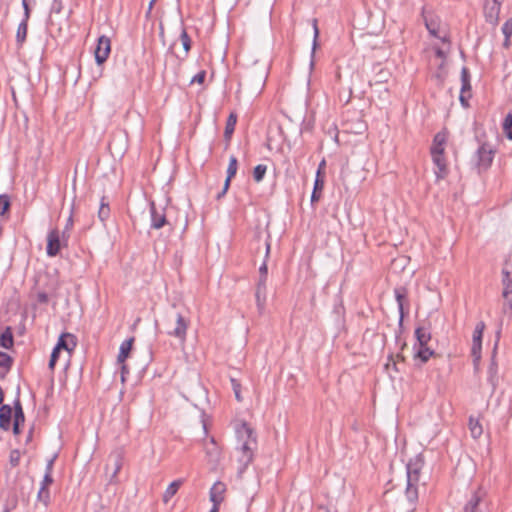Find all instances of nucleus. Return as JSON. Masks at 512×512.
<instances>
[{"mask_svg":"<svg viewBox=\"0 0 512 512\" xmlns=\"http://www.w3.org/2000/svg\"><path fill=\"white\" fill-rule=\"evenodd\" d=\"M502 297L504 299V309L506 306L511 310L512 309V277L511 273L507 269H502Z\"/></svg>","mask_w":512,"mask_h":512,"instance_id":"obj_14","label":"nucleus"},{"mask_svg":"<svg viewBox=\"0 0 512 512\" xmlns=\"http://www.w3.org/2000/svg\"><path fill=\"white\" fill-rule=\"evenodd\" d=\"M376 68L378 70L375 72L373 79L370 81V84H384L389 81V78L391 76V73L388 69H385L378 65Z\"/></svg>","mask_w":512,"mask_h":512,"instance_id":"obj_35","label":"nucleus"},{"mask_svg":"<svg viewBox=\"0 0 512 512\" xmlns=\"http://www.w3.org/2000/svg\"><path fill=\"white\" fill-rule=\"evenodd\" d=\"M11 207V200L9 195L0 194V216L6 215Z\"/></svg>","mask_w":512,"mask_h":512,"instance_id":"obj_42","label":"nucleus"},{"mask_svg":"<svg viewBox=\"0 0 512 512\" xmlns=\"http://www.w3.org/2000/svg\"><path fill=\"white\" fill-rule=\"evenodd\" d=\"M30 1L31 0H22V7H23V9L31 8L30 7ZM32 1L35 2V0H32Z\"/></svg>","mask_w":512,"mask_h":512,"instance_id":"obj_63","label":"nucleus"},{"mask_svg":"<svg viewBox=\"0 0 512 512\" xmlns=\"http://www.w3.org/2000/svg\"><path fill=\"white\" fill-rule=\"evenodd\" d=\"M432 161L436 167L434 170L436 180H442L448 175L447 161L444 153L431 154Z\"/></svg>","mask_w":512,"mask_h":512,"instance_id":"obj_16","label":"nucleus"},{"mask_svg":"<svg viewBox=\"0 0 512 512\" xmlns=\"http://www.w3.org/2000/svg\"><path fill=\"white\" fill-rule=\"evenodd\" d=\"M484 328H485L484 322H480L475 327V330L473 333L472 354L477 359L480 358L482 335H483Z\"/></svg>","mask_w":512,"mask_h":512,"instance_id":"obj_24","label":"nucleus"},{"mask_svg":"<svg viewBox=\"0 0 512 512\" xmlns=\"http://www.w3.org/2000/svg\"><path fill=\"white\" fill-rule=\"evenodd\" d=\"M168 326L164 328V332L168 335L175 336L181 341L185 340L187 331V322H167Z\"/></svg>","mask_w":512,"mask_h":512,"instance_id":"obj_19","label":"nucleus"},{"mask_svg":"<svg viewBox=\"0 0 512 512\" xmlns=\"http://www.w3.org/2000/svg\"><path fill=\"white\" fill-rule=\"evenodd\" d=\"M205 78H206V71L201 70L191 79L190 84H193V83L203 84L205 81Z\"/></svg>","mask_w":512,"mask_h":512,"instance_id":"obj_55","label":"nucleus"},{"mask_svg":"<svg viewBox=\"0 0 512 512\" xmlns=\"http://www.w3.org/2000/svg\"><path fill=\"white\" fill-rule=\"evenodd\" d=\"M448 133L446 130H442L434 135L432 146L430 148V154H442L445 151V145L447 143Z\"/></svg>","mask_w":512,"mask_h":512,"instance_id":"obj_21","label":"nucleus"},{"mask_svg":"<svg viewBox=\"0 0 512 512\" xmlns=\"http://www.w3.org/2000/svg\"><path fill=\"white\" fill-rule=\"evenodd\" d=\"M326 165V162L325 160L323 159L320 163H319V166H318V169L317 171H320V176H325V173L323 171L324 167Z\"/></svg>","mask_w":512,"mask_h":512,"instance_id":"obj_59","label":"nucleus"},{"mask_svg":"<svg viewBox=\"0 0 512 512\" xmlns=\"http://www.w3.org/2000/svg\"><path fill=\"white\" fill-rule=\"evenodd\" d=\"M68 241H63L60 231L57 228L51 229L47 234L46 254L55 257L60 253L61 248L67 247Z\"/></svg>","mask_w":512,"mask_h":512,"instance_id":"obj_8","label":"nucleus"},{"mask_svg":"<svg viewBox=\"0 0 512 512\" xmlns=\"http://www.w3.org/2000/svg\"><path fill=\"white\" fill-rule=\"evenodd\" d=\"M134 340V337H130L122 342L120 345L119 354L117 356L118 363H124L126 361L132 349Z\"/></svg>","mask_w":512,"mask_h":512,"instance_id":"obj_30","label":"nucleus"},{"mask_svg":"<svg viewBox=\"0 0 512 512\" xmlns=\"http://www.w3.org/2000/svg\"><path fill=\"white\" fill-rule=\"evenodd\" d=\"M20 457H21V453L19 450L15 449V450H12L10 452V456H9V463L12 467H16L19 465L20 463Z\"/></svg>","mask_w":512,"mask_h":512,"instance_id":"obj_50","label":"nucleus"},{"mask_svg":"<svg viewBox=\"0 0 512 512\" xmlns=\"http://www.w3.org/2000/svg\"><path fill=\"white\" fill-rule=\"evenodd\" d=\"M60 349L55 346L52 350V353H51V356H50V360H49V363H48V367L50 370H54L55 366H56V363L59 359V355H60Z\"/></svg>","mask_w":512,"mask_h":512,"instance_id":"obj_49","label":"nucleus"},{"mask_svg":"<svg viewBox=\"0 0 512 512\" xmlns=\"http://www.w3.org/2000/svg\"><path fill=\"white\" fill-rule=\"evenodd\" d=\"M265 247H266V251H265V257H264V261L263 263L261 264V266L259 267V277H263V278H268V266H267V260L269 258V255H270V249H271V244H270V241L267 240L265 242Z\"/></svg>","mask_w":512,"mask_h":512,"instance_id":"obj_39","label":"nucleus"},{"mask_svg":"<svg viewBox=\"0 0 512 512\" xmlns=\"http://www.w3.org/2000/svg\"><path fill=\"white\" fill-rule=\"evenodd\" d=\"M231 180H232V178L226 176L224 186H223L224 192L228 191L230 184H231Z\"/></svg>","mask_w":512,"mask_h":512,"instance_id":"obj_60","label":"nucleus"},{"mask_svg":"<svg viewBox=\"0 0 512 512\" xmlns=\"http://www.w3.org/2000/svg\"><path fill=\"white\" fill-rule=\"evenodd\" d=\"M487 380L491 384L492 393H494L497 388V385H498V367H497V363L495 362L494 358H492L491 363L488 368Z\"/></svg>","mask_w":512,"mask_h":512,"instance_id":"obj_32","label":"nucleus"},{"mask_svg":"<svg viewBox=\"0 0 512 512\" xmlns=\"http://www.w3.org/2000/svg\"><path fill=\"white\" fill-rule=\"evenodd\" d=\"M111 214L110 203L107 196L103 195L100 199V206L98 210V218L102 223H105Z\"/></svg>","mask_w":512,"mask_h":512,"instance_id":"obj_29","label":"nucleus"},{"mask_svg":"<svg viewBox=\"0 0 512 512\" xmlns=\"http://www.w3.org/2000/svg\"><path fill=\"white\" fill-rule=\"evenodd\" d=\"M236 436L239 442L243 443L244 441H248L250 438L257 440L256 433L253 428L249 426V424L245 421L237 424L235 428Z\"/></svg>","mask_w":512,"mask_h":512,"instance_id":"obj_20","label":"nucleus"},{"mask_svg":"<svg viewBox=\"0 0 512 512\" xmlns=\"http://www.w3.org/2000/svg\"><path fill=\"white\" fill-rule=\"evenodd\" d=\"M14 345V338L11 327L6 329L0 335V346L4 349H11Z\"/></svg>","mask_w":512,"mask_h":512,"instance_id":"obj_37","label":"nucleus"},{"mask_svg":"<svg viewBox=\"0 0 512 512\" xmlns=\"http://www.w3.org/2000/svg\"><path fill=\"white\" fill-rule=\"evenodd\" d=\"M502 33L504 36L511 37L512 36V17L505 21L502 26Z\"/></svg>","mask_w":512,"mask_h":512,"instance_id":"obj_54","label":"nucleus"},{"mask_svg":"<svg viewBox=\"0 0 512 512\" xmlns=\"http://www.w3.org/2000/svg\"><path fill=\"white\" fill-rule=\"evenodd\" d=\"M510 38H511V37H507V36H505V39H504V42H503V46H504L505 48H508V47L510 46Z\"/></svg>","mask_w":512,"mask_h":512,"instance_id":"obj_64","label":"nucleus"},{"mask_svg":"<svg viewBox=\"0 0 512 512\" xmlns=\"http://www.w3.org/2000/svg\"><path fill=\"white\" fill-rule=\"evenodd\" d=\"M237 123V114L231 112L227 118L225 130H224V138L229 143L231 140L232 134L234 133L235 126Z\"/></svg>","mask_w":512,"mask_h":512,"instance_id":"obj_34","label":"nucleus"},{"mask_svg":"<svg viewBox=\"0 0 512 512\" xmlns=\"http://www.w3.org/2000/svg\"><path fill=\"white\" fill-rule=\"evenodd\" d=\"M231 385H232L236 400L238 402H241L242 401L241 384L236 379L232 378Z\"/></svg>","mask_w":512,"mask_h":512,"instance_id":"obj_52","label":"nucleus"},{"mask_svg":"<svg viewBox=\"0 0 512 512\" xmlns=\"http://www.w3.org/2000/svg\"><path fill=\"white\" fill-rule=\"evenodd\" d=\"M500 0H485L483 6V13L487 23L497 25L501 10Z\"/></svg>","mask_w":512,"mask_h":512,"instance_id":"obj_13","label":"nucleus"},{"mask_svg":"<svg viewBox=\"0 0 512 512\" xmlns=\"http://www.w3.org/2000/svg\"><path fill=\"white\" fill-rule=\"evenodd\" d=\"M37 500L44 504L45 507H47L50 503V492L49 489L40 487L38 494H37Z\"/></svg>","mask_w":512,"mask_h":512,"instance_id":"obj_46","label":"nucleus"},{"mask_svg":"<svg viewBox=\"0 0 512 512\" xmlns=\"http://www.w3.org/2000/svg\"><path fill=\"white\" fill-rule=\"evenodd\" d=\"M183 484L182 479H177L170 483V485L166 488V490L163 493L162 500L165 504H167L170 499L177 493L181 485Z\"/></svg>","mask_w":512,"mask_h":512,"instance_id":"obj_36","label":"nucleus"},{"mask_svg":"<svg viewBox=\"0 0 512 512\" xmlns=\"http://www.w3.org/2000/svg\"><path fill=\"white\" fill-rule=\"evenodd\" d=\"M325 184V176H320V171L316 172V177L314 180L313 190L311 193V204L318 202L322 196V191L324 189Z\"/></svg>","mask_w":512,"mask_h":512,"instance_id":"obj_25","label":"nucleus"},{"mask_svg":"<svg viewBox=\"0 0 512 512\" xmlns=\"http://www.w3.org/2000/svg\"><path fill=\"white\" fill-rule=\"evenodd\" d=\"M435 54H436V56H437V57H439V58H445V53H444V51H443L442 49H440V48H437V49L435 50Z\"/></svg>","mask_w":512,"mask_h":512,"instance_id":"obj_62","label":"nucleus"},{"mask_svg":"<svg viewBox=\"0 0 512 512\" xmlns=\"http://www.w3.org/2000/svg\"><path fill=\"white\" fill-rule=\"evenodd\" d=\"M421 16L423 18L426 29L429 34L441 40L443 43H449L450 39L447 35H440V27H441V18L432 10L426 8V6L422 7Z\"/></svg>","mask_w":512,"mask_h":512,"instance_id":"obj_4","label":"nucleus"},{"mask_svg":"<svg viewBox=\"0 0 512 512\" xmlns=\"http://www.w3.org/2000/svg\"><path fill=\"white\" fill-rule=\"evenodd\" d=\"M469 430L474 439H478L483 433L482 425L473 417L469 418Z\"/></svg>","mask_w":512,"mask_h":512,"instance_id":"obj_40","label":"nucleus"},{"mask_svg":"<svg viewBox=\"0 0 512 512\" xmlns=\"http://www.w3.org/2000/svg\"><path fill=\"white\" fill-rule=\"evenodd\" d=\"M12 408L8 404H3L0 407V428L9 430L11 427Z\"/></svg>","mask_w":512,"mask_h":512,"instance_id":"obj_28","label":"nucleus"},{"mask_svg":"<svg viewBox=\"0 0 512 512\" xmlns=\"http://www.w3.org/2000/svg\"><path fill=\"white\" fill-rule=\"evenodd\" d=\"M20 426H21V424L13 423V433L15 435L20 434Z\"/></svg>","mask_w":512,"mask_h":512,"instance_id":"obj_61","label":"nucleus"},{"mask_svg":"<svg viewBox=\"0 0 512 512\" xmlns=\"http://www.w3.org/2000/svg\"><path fill=\"white\" fill-rule=\"evenodd\" d=\"M250 77H253V76H257V84L258 86H260V88H263L264 85H265V81H266V78H267V73L265 71H260L259 73H257L255 70H252L249 72V75Z\"/></svg>","mask_w":512,"mask_h":512,"instance_id":"obj_48","label":"nucleus"},{"mask_svg":"<svg viewBox=\"0 0 512 512\" xmlns=\"http://www.w3.org/2000/svg\"><path fill=\"white\" fill-rule=\"evenodd\" d=\"M312 26H313V30H314L312 52H314L316 47L318 46V37H319L318 21L316 18L312 19Z\"/></svg>","mask_w":512,"mask_h":512,"instance_id":"obj_51","label":"nucleus"},{"mask_svg":"<svg viewBox=\"0 0 512 512\" xmlns=\"http://www.w3.org/2000/svg\"><path fill=\"white\" fill-rule=\"evenodd\" d=\"M53 483V477L52 474L45 473L43 480L41 482L40 487L49 489V486Z\"/></svg>","mask_w":512,"mask_h":512,"instance_id":"obj_57","label":"nucleus"},{"mask_svg":"<svg viewBox=\"0 0 512 512\" xmlns=\"http://www.w3.org/2000/svg\"><path fill=\"white\" fill-rule=\"evenodd\" d=\"M62 10H63L62 0H53L51 8H50V13L60 14L62 12Z\"/></svg>","mask_w":512,"mask_h":512,"instance_id":"obj_53","label":"nucleus"},{"mask_svg":"<svg viewBox=\"0 0 512 512\" xmlns=\"http://www.w3.org/2000/svg\"><path fill=\"white\" fill-rule=\"evenodd\" d=\"M256 447L257 440L253 438H250L248 441H244L243 443H241L238 449V451L241 454L238 458V461L241 465L238 471L239 474H242L247 469L249 464L252 463L254 458V450L256 449Z\"/></svg>","mask_w":512,"mask_h":512,"instance_id":"obj_6","label":"nucleus"},{"mask_svg":"<svg viewBox=\"0 0 512 512\" xmlns=\"http://www.w3.org/2000/svg\"><path fill=\"white\" fill-rule=\"evenodd\" d=\"M423 464V459L420 455L416 456L414 459H410L406 464L407 486L405 495L411 503H414L418 499L417 486L419 483L420 472L423 468Z\"/></svg>","mask_w":512,"mask_h":512,"instance_id":"obj_2","label":"nucleus"},{"mask_svg":"<svg viewBox=\"0 0 512 512\" xmlns=\"http://www.w3.org/2000/svg\"><path fill=\"white\" fill-rule=\"evenodd\" d=\"M111 52V40L109 37L102 35L98 38L94 51L95 61L98 65H102L108 59Z\"/></svg>","mask_w":512,"mask_h":512,"instance_id":"obj_12","label":"nucleus"},{"mask_svg":"<svg viewBox=\"0 0 512 512\" xmlns=\"http://www.w3.org/2000/svg\"><path fill=\"white\" fill-rule=\"evenodd\" d=\"M394 295L399 310V320H404L409 316L410 311L408 289L404 286H398L394 289Z\"/></svg>","mask_w":512,"mask_h":512,"instance_id":"obj_10","label":"nucleus"},{"mask_svg":"<svg viewBox=\"0 0 512 512\" xmlns=\"http://www.w3.org/2000/svg\"><path fill=\"white\" fill-rule=\"evenodd\" d=\"M56 301L47 297L44 293H37L31 290L29 295V303L25 306L23 317L25 319L49 317V311L55 308Z\"/></svg>","mask_w":512,"mask_h":512,"instance_id":"obj_1","label":"nucleus"},{"mask_svg":"<svg viewBox=\"0 0 512 512\" xmlns=\"http://www.w3.org/2000/svg\"><path fill=\"white\" fill-rule=\"evenodd\" d=\"M484 495V492L482 490L475 491L467 504L464 507V512H482L479 509V505L482 501V497Z\"/></svg>","mask_w":512,"mask_h":512,"instance_id":"obj_27","label":"nucleus"},{"mask_svg":"<svg viewBox=\"0 0 512 512\" xmlns=\"http://www.w3.org/2000/svg\"><path fill=\"white\" fill-rule=\"evenodd\" d=\"M108 461H109V463L106 465V470L108 471L110 468V465L112 466L111 481H113L122 468V463H123L122 452H119V451L112 452L109 455Z\"/></svg>","mask_w":512,"mask_h":512,"instance_id":"obj_23","label":"nucleus"},{"mask_svg":"<svg viewBox=\"0 0 512 512\" xmlns=\"http://www.w3.org/2000/svg\"><path fill=\"white\" fill-rule=\"evenodd\" d=\"M267 278L259 277L256 284L255 298L258 309L261 311L265 307L267 298Z\"/></svg>","mask_w":512,"mask_h":512,"instance_id":"obj_18","label":"nucleus"},{"mask_svg":"<svg viewBox=\"0 0 512 512\" xmlns=\"http://www.w3.org/2000/svg\"><path fill=\"white\" fill-rule=\"evenodd\" d=\"M73 225H74V220H73V215L71 213L70 216L66 220V224H65L63 231L60 232V235L62 236L64 242L69 241Z\"/></svg>","mask_w":512,"mask_h":512,"instance_id":"obj_43","label":"nucleus"},{"mask_svg":"<svg viewBox=\"0 0 512 512\" xmlns=\"http://www.w3.org/2000/svg\"><path fill=\"white\" fill-rule=\"evenodd\" d=\"M334 312L336 314V318H340V317L344 316V306H343L342 301L340 299H338L335 302Z\"/></svg>","mask_w":512,"mask_h":512,"instance_id":"obj_56","label":"nucleus"},{"mask_svg":"<svg viewBox=\"0 0 512 512\" xmlns=\"http://www.w3.org/2000/svg\"><path fill=\"white\" fill-rule=\"evenodd\" d=\"M23 18L18 25L16 32V43L18 47H22L27 38L28 22L31 17V8L23 9Z\"/></svg>","mask_w":512,"mask_h":512,"instance_id":"obj_15","label":"nucleus"},{"mask_svg":"<svg viewBox=\"0 0 512 512\" xmlns=\"http://www.w3.org/2000/svg\"><path fill=\"white\" fill-rule=\"evenodd\" d=\"M503 130L506 137L512 140V114H508L503 123Z\"/></svg>","mask_w":512,"mask_h":512,"instance_id":"obj_47","label":"nucleus"},{"mask_svg":"<svg viewBox=\"0 0 512 512\" xmlns=\"http://www.w3.org/2000/svg\"><path fill=\"white\" fill-rule=\"evenodd\" d=\"M472 86H471V74L466 66L461 69V89L459 95V101L463 108L470 106L469 99L472 97Z\"/></svg>","mask_w":512,"mask_h":512,"instance_id":"obj_9","label":"nucleus"},{"mask_svg":"<svg viewBox=\"0 0 512 512\" xmlns=\"http://www.w3.org/2000/svg\"><path fill=\"white\" fill-rule=\"evenodd\" d=\"M415 337L417 340V344L414 345V349L416 346H424L428 345V342L431 340V330L429 326H419L415 329Z\"/></svg>","mask_w":512,"mask_h":512,"instance_id":"obj_26","label":"nucleus"},{"mask_svg":"<svg viewBox=\"0 0 512 512\" xmlns=\"http://www.w3.org/2000/svg\"><path fill=\"white\" fill-rule=\"evenodd\" d=\"M205 457L210 469L217 470L220 460L222 458L221 447L217 444L214 437H211L204 443Z\"/></svg>","mask_w":512,"mask_h":512,"instance_id":"obj_7","label":"nucleus"},{"mask_svg":"<svg viewBox=\"0 0 512 512\" xmlns=\"http://www.w3.org/2000/svg\"><path fill=\"white\" fill-rule=\"evenodd\" d=\"M238 169V160L236 156L231 155L229 158V164L227 167V177L233 178L235 177Z\"/></svg>","mask_w":512,"mask_h":512,"instance_id":"obj_44","label":"nucleus"},{"mask_svg":"<svg viewBox=\"0 0 512 512\" xmlns=\"http://www.w3.org/2000/svg\"><path fill=\"white\" fill-rule=\"evenodd\" d=\"M150 210V228L159 230L166 225H169V221L166 217L165 208H158L152 201L149 205Z\"/></svg>","mask_w":512,"mask_h":512,"instance_id":"obj_11","label":"nucleus"},{"mask_svg":"<svg viewBox=\"0 0 512 512\" xmlns=\"http://www.w3.org/2000/svg\"><path fill=\"white\" fill-rule=\"evenodd\" d=\"M55 346L70 354L77 346V337L71 333L64 332L59 336Z\"/></svg>","mask_w":512,"mask_h":512,"instance_id":"obj_17","label":"nucleus"},{"mask_svg":"<svg viewBox=\"0 0 512 512\" xmlns=\"http://www.w3.org/2000/svg\"><path fill=\"white\" fill-rule=\"evenodd\" d=\"M56 457H57V455L55 454L52 458H50L47 461L46 468H45V473L52 474L53 466H54V462H55Z\"/></svg>","mask_w":512,"mask_h":512,"instance_id":"obj_58","label":"nucleus"},{"mask_svg":"<svg viewBox=\"0 0 512 512\" xmlns=\"http://www.w3.org/2000/svg\"><path fill=\"white\" fill-rule=\"evenodd\" d=\"M179 39L182 43V46H183V49H184V57L180 58L181 60H184L188 57L189 55V52L191 50V47H192V40L184 26L183 23H181V33H180V36H179Z\"/></svg>","mask_w":512,"mask_h":512,"instance_id":"obj_31","label":"nucleus"},{"mask_svg":"<svg viewBox=\"0 0 512 512\" xmlns=\"http://www.w3.org/2000/svg\"><path fill=\"white\" fill-rule=\"evenodd\" d=\"M61 282L55 274L44 273L39 275L32 290L44 293L47 297L57 302L60 293Z\"/></svg>","mask_w":512,"mask_h":512,"instance_id":"obj_3","label":"nucleus"},{"mask_svg":"<svg viewBox=\"0 0 512 512\" xmlns=\"http://www.w3.org/2000/svg\"><path fill=\"white\" fill-rule=\"evenodd\" d=\"M24 422H25V415L23 412L22 404H21L19 397H17L14 401V423L23 425Z\"/></svg>","mask_w":512,"mask_h":512,"instance_id":"obj_38","label":"nucleus"},{"mask_svg":"<svg viewBox=\"0 0 512 512\" xmlns=\"http://www.w3.org/2000/svg\"><path fill=\"white\" fill-rule=\"evenodd\" d=\"M495 150L486 142L482 143L474 155L475 166L479 173L486 171L492 164Z\"/></svg>","mask_w":512,"mask_h":512,"instance_id":"obj_5","label":"nucleus"},{"mask_svg":"<svg viewBox=\"0 0 512 512\" xmlns=\"http://www.w3.org/2000/svg\"><path fill=\"white\" fill-rule=\"evenodd\" d=\"M434 350L429 348L427 345L419 346L414 354V359L419 360L421 364L426 363L433 355Z\"/></svg>","mask_w":512,"mask_h":512,"instance_id":"obj_33","label":"nucleus"},{"mask_svg":"<svg viewBox=\"0 0 512 512\" xmlns=\"http://www.w3.org/2000/svg\"><path fill=\"white\" fill-rule=\"evenodd\" d=\"M267 172V166L264 164H258L253 169V179L255 182H261Z\"/></svg>","mask_w":512,"mask_h":512,"instance_id":"obj_41","label":"nucleus"},{"mask_svg":"<svg viewBox=\"0 0 512 512\" xmlns=\"http://www.w3.org/2000/svg\"><path fill=\"white\" fill-rule=\"evenodd\" d=\"M13 364V359L7 353L0 351V368H4L8 372Z\"/></svg>","mask_w":512,"mask_h":512,"instance_id":"obj_45","label":"nucleus"},{"mask_svg":"<svg viewBox=\"0 0 512 512\" xmlns=\"http://www.w3.org/2000/svg\"><path fill=\"white\" fill-rule=\"evenodd\" d=\"M225 492H226V485L221 481L215 482L209 492L210 501L213 504H215V506H220V504L224 500Z\"/></svg>","mask_w":512,"mask_h":512,"instance_id":"obj_22","label":"nucleus"}]
</instances>
